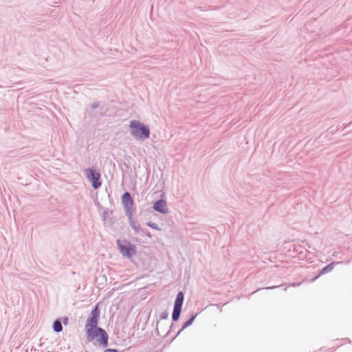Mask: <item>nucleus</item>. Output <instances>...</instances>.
Instances as JSON below:
<instances>
[{
    "mask_svg": "<svg viewBox=\"0 0 352 352\" xmlns=\"http://www.w3.org/2000/svg\"><path fill=\"white\" fill-rule=\"evenodd\" d=\"M100 310L98 305H96L88 316L85 325V336L87 342L94 344L101 349L109 345V334L105 329L98 326Z\"/></svg>",
    "mask_w": 352,
    "mask_h": 352,
    "instance_id": "nucleus-1",
    "label": "nucleus"
},
{
    "mask_svg": "<svg viewBox=\"0 0 352 352\" xmlns=\"http://www.w3.org/2000/svg\"><path fill=\"white\" fill-rule=\"evenodd\" d=\"M129 127L131 135L137 140L144 141L150 138L151 130L149 126L140 120H131Z\"/></svg>",
    "mask_w": 352,
    "mask_h": 352,
    "instance_id": "nucleus-2",
    "label": "nucleus"
},
{
    "mask_svg": "<svg viewBox=\"0 0 352 352\" xmlns=\"http://www.w3.org/2000/svg\"><path fill=\"white\" fill-rule=\"evenodd\" d=\"M117 247L121 254L126 258H132L137 254V247L126 239H117Z\"/></svg>",
    "mask_w": 352,
    "mask_h": 352,
    "instance_id": "nucleus-3",
    "label": "nucleus"
},
{
    "mask_svg": "<svg viewBox=\"0 0 352 352\" xmlns=\"http://www.w3.org/2000/svg\"><path fill=\"white\" fill-rule=\"evenodd\" d=\"M87 179L91 184V186L94 190H97L102 186L101 174L95 167L87 168L85 170Z\"/></svg>",
    "mask_w": 352,
    "mask_h": 352,
    "instance_id": "nucleus-4",
    "label": "nucleus"
},
{
    "mask_svg": "<svg viewBox=\"0 0 352 352\" xmlns=\"http://www.w3.org/2000/svg\"><path fill=\"white\" fill-rule=\"evenodd\" d=\"M184 295L185 294L183 291H179L176 295L171 315L173 322H177L179 320L184 300Z\"/></svg>",
    "mask_w": 352,
    "mask_h": 352,
    "instance_id": "nucleus-5",
    "label": "nucleus"
},
{
    "mask_svg": "<svg viewBox=\"0 0 352 352\" xmlns=\"http://www.w3.org/2000/svg\"><path fill=\"white\" fill-rule=\"evenodd\" d=\"M121 201L126 215L133 214L134 201L131 194L127 191L124 192L121 196Z\"/></svg>",
    "mask_w": 352,
    "mask_h": 352,
    "instance_id": "nucleus-6",
    "label": "nucleus"
},
{
    "mask_svg": "<svg viewBox=\"0 0 352 352\" xmlns=\"http://www.w3.org/2000/svg\"><path fill=\"white\" fill-rule=\"evenodd\" d=\"M153 208L155 211L163 214L168 212L166 201L164 199H160L154 201Z\"/></svg>",
    "mask_w": 352,
    "mask_h": 352,
    "instance_id": "nucleus-7",
    "label": "nucleus"
},
{
    "mask_svg": "<svg viewBox=\"0 0 352 352\" xmlns=\"http://www.w3.org/2000/svg\"><path fill=\"white\" fill-rule=\"evenodd\" d=\"M197 316L198 313H191L189 316V318L182 324V328L179 330L177 334L172 338L171 341L174 340L182 333V331L192 325Z\"/></svg>",
    "mask_w": 352,
    "mask_h": 352,
    "instance_id": "nucleus-8",
    "label": "nucleus"
},
{
    "mask_svg": "<svg viewBox=\"0 0 352 352\" xmlns=\"http://www.w3.org/2000/svg\"><path fill=\"white\" fill-rule=\"evenodd\" d=\"M338 263H339V262L333 261V262L327 264V265H325L324 267H323L321 270H320L318 271V274L311 279V281L314 282L316 280H317L320 276H321L327 273L330 272L333 269L335 265H336Z\"/></svg>",
    "mask_w": 352,
    "mask_h": 352,
    "instance_id": "nucleus-9",
    "label": "nucleus"
},
{
    "mask_svg": "<svg viewBox=\"0 0 352 352\" xmlns=\"http://www.w3.org/2000/svg\"><path fill=\"white\" fill-rule=\"evenodd\" d=\"M126 217H128L130 226L135 230V232H139L141 227L133 219V213L131 214H126Z\"/></svg>",
    "mask_w": 352,
    "mask_h": 352,
    "instance_id": "nucleus-10",
    "label": "nucleus"
},
{
    "mask_svg": "<svg viewBox=\"0 0 352 352\" xmlns=\"http://www.w3.org/2000/svg\"><path fill=\"white\" fill-rule=\"evenodd\" d=\"M52 329L55 333H60L63 331V324L60 319L56 318L52 324Z\"/></svg>",
    "mask_w": 352,
    "mask_h": 352,
    "instance_id": "nucleus-11",
    "label": "nucleus"
},
{
    "mask_svg": "<svg viewBox=\"0 0 352 352\" xmlns=\"http://www.w3.org/2000/svg\"><path fill=\"white\" fill-rule=\"evenodd\" d=\"M146 224L148 227H149L153 230H159V231L162 230V228H160L157 223L152 222L151 221H147L146 223Z\"/></svg>",
    "mask_w": 352,
    "mask_h": 352,
    "instance_id": "nucleus-12",
    "label": "nucleus"
},
{
    "mask_svg": "<svg viewBox=\"0 0 352 352\" xmlns=\"http://www.w3.org/2000/svg\"><path fill=\"white\" fill-rule=\"evenodd\" d=\"M138 232L140 233V234L143 236H146L150 239L152 238V234H151V232L144 228H140V230H139Z\"/></svg>",
    "mask_w": 352,
    "mask_h": 352,
    "instance_id": "nucleus-13",
    "label": "nucleus"
},
{
    "mask_svg": "<svg viewBox=\"0 0 352 352\" xmlns=\"http://www.w3.org/2000/svg\"><path fill=\"white\" fill-rule=\"evenodd\" d=\"M112 214H113L112 210H104L102 215L103 221H106L109 215V214L111 215Z\"/></svg>",
    "mask_w": 352,
    "mask_h": 352,
    "instance_id": "nucleus-14",
    "label": "nucleus"
},
{
    "mask_svg": "<svg viewBox=\"0 0 352 352\" xmlns=\"http://www.w3.org/2000/svg\"><path fill=\"white\" fill-rule=\"evenodd\" d=\"M58 319H60V322L63 324L67 326L69 324V319L67 316H64L61 318H58Z\"/></svg>",
    "mask_w": 352,
    "mask_h": 352,
    "instance_id": "nucleus-15",
    "label": "nucleus"
},
{
    "mask_svg": "<svg viewBox=\"0 0 352 352\" xmlns=\"http://www.w3.org/2000/svg\"><path fill=\"white\" fill-rule=\"evenodd\" d=\"M168 317V312L167 311H162L160 315V320H166Z\"/></svg>",
    "mask_w": 352,
    "mask_h": 352,
    "instance_id": "nucleus-16",
    "label": "nucleus"
},
{
    "mask_svg": "<svg viewBox=\"0 0 352 352\" xmlns=\"http://www.w3.org/2000/svg\"><path fill=\"white\" fill-rule=\"evenodd\" d=\"M100 101L94 102V103L91 104V108L93 109H97L100 107Z\"/></svg>",
    "mask_w": 352,
    "mask_h": 352,
    "instance_id": "nucleus-17",
    "label": "nucleus"
},
{
    "mask_svg": "<svg viewBox=\"0 0 352 352\" xmlns=\"http://www.w3.org/2000/svg\"><path fill=\"white\" fill-rule=\"evenodd\" d=\"M175 328V325L172 323L170 326V328H169V330L168 331V332L166 333V336H167L172 331H173Z\"/></svg>",
    "mask_w": 352,
    "mask_h": 352,
    "instance_id": "nucleus-18",
    "label": "nucleus"
},
{
    "mask_svg": "<svg viewBox=\"0 0 352 352\" xmlns=\"http://www.w3.org/2000/svg\"><path fill=\"white\" fill-rule=\"evenodd\" d=\"M104 352H119V350L117 349H105Z\"/></svg>",
    "mask_w": 352,
    "mask_h": 352,
    "instance_id": "nucleus-19",
    "label": "nucleus"
},
{
    "mask_svg": "<svg viewBox=\"0 0 352 352\" xmlns=\"http://www.w3.org/2000/svg\"><path fill=\"white\" fill-rule=\"evenodd\" d=\"M283 285H274V286H270V287H265V289H274L275 288H277V287H279L280 286H282Z\"/></svg>",
    "mask_w": 352,
    "mask_h": 352,
    "instance_id": "nucleus-20",
    "label": "nucleus"
},
{
    "mask_svg": "<svg viewBox=\"0 0 352 352\" xmlns=\"http://www.w3.org/2000/svg\"><path fill=\"white\" fill-rule=\"evenodd\" d=\"M300 284H301L300 282H295V283H291L290 286L295 287H298V286L300 285Z\"/></svg>",
    "mask_w": 352,
    "mask_h": 352,
    "instance_id": "nucleus-21",
    "label": "nucleus"
},
{
    "mask_svg": "<svg viewBox=\"0 0 352 352\" xmlns=\"http://www.w3.org/2000/svg\"><path fill=\"white\" fill-rule=\"evenodd\" d=\"M122 166H124L126 168H129V166H128V164L126 163V162H124L122 166H120V169L122 170V172H124V169L122 168Z\"/></svg>",
    "mask_w": 352,
    "mask_h": 352,
    "instance_id": "nucleus-22",
    "label": "nucleus"
},
{
    "mask_svg": "<svg viewBox=\"0 0 352 352\" xmlns=\"http://www.w3.org/2000/svg\"><path fill=\"white\" fill-rule=\"evenodd\" d=\"M342 340H346V341H347L349 343H351V340L349 338H343V339H342V340H341V341H342Z\"/></svg>",
    "mask_w": 352,
    "mask_h": 352,
    "instance_id": "nucleus-23",
    "label": "nucleus"
},
{
    "mask_svg": "<svg viewBox=\"0 0 352 352\" xmlns=\"http://www.w3.org/2000/svg\"><path fill=\"white\" fill-rule=\"evenodd\" d=\"M351 124V122H350V123H349V124H347L343 125V126H342V129H343L346 128V127H347V126H349Z\"/></svg>",
    "mask_w": 352,
    "mask_h": 352,
    "instance_id": "nucleus-24",
    "label": "nucleus"
},
{
    "mask_svg": "<svg viewBox=\"0 0 352 352\" xmlns=\"http://www.w3.org/2000/svg\"><path fill=\"white\" fill-rule=\"evenodd\" d=\"M31 352H36V349L34 348V347H32L31 350H30Z\"/></svg>",
    "mask_w": 352,
    "mask_h": 352,
    "instance_id": "nucleus-25",
    "label": "nucleus"
},
{
    "mask_svg": "<svg viewBox=\"0 0 352 352\" xmlns=\"http://www.w3.org/2000/svg\"><path fill=\"white\" fill-rule=\"evenodd\" d=\"M96 205L98 206V208H102V206L100 205V204L98 202V204H96Z\"/></svg>",
    "mask_w": 352,
    "mask_h": 352,
    "instance_id": "nucleus-26",
    "label": "nucleus"
},
{
    "mask_svg": "<svg viewBox=\"0 0 352 352\" xmlns=\"http://www.w3.org/2000/svg\"><path fill=\"white\" fill-rule=\"evenodd\" d=\"M156 331H157V333H159V331H158V329H157V328H156Z\"/></svg>",
    "mask_w": 352,
    "mask_h": 352,
    "instance_id": "nucleus-27",
    "label": "nucleus"
},
{
    "mask_svg": "<svg viewBox=\"0 0 352 352\" xmlns=\"http://www.w3.org/2000/svg\"><path fill=\"white\" fill-rule=\"evenodd\" d=\"M341 345H342V343L339 344L338 345V346H341Z\"/></svg>",
    "mask_w": 352,
    "mask_h": 352,
    "instance_id": "nucleus-28",
    "label": "nucleus"
}]
</instances>
